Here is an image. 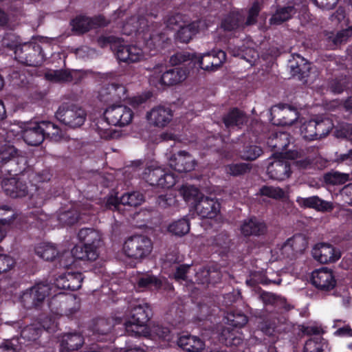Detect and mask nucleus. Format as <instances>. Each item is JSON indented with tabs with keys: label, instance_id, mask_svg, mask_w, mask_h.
<instances>
[{
	"label": "nucleus",
	"instance_id": "nucleus-31",
	"mask_svg": "<svg viewBox=\"0 0 352 352\" xmlns=\"http://www.w3.org/2000/svg\"><path fill=\"white\" fill-rule=\"evenodd\" d=\"M290 143V136L285 132H277L270 138L267 144L270 146L284 151Z\"/></svg>",
	"mask_w": 352,
	"mask_h": 352
},
{
	"label": "nucleus",
	"instance_id": "nucleus-24",
	"mask_svg": "<svg viewBox=\"0 0 352 352\" xmlns=\"http://www.w3.org/2000/svg\"><path fill=\"white\" fill-rule=\"evenodd\" d=\"M240 230L243 235L248 236L251 235H260L266 231L265 224L256 218H251L244 220L241 226Z\"/></svg>",
	"mask_w": 352,
	"mask_h": 352
},
{
	"label": "nucleus",
	"instance_id": "nucleus-64",
	"mask_svg": "<svg viewBox=\"0 0 352 352\" xmlns=\"http://www.w3.org/2000/svg\"><path fill=\"white\" fill-rule=\"evenodd\" d=\"M336 135L349 140L352 139V124H342L339 129L336 130Z\"/></svg>",
	"mask_w": 352,
	"mask_h": 352
},
{
	"label": "nucleus",
	"instance_id": "nucleus-47",
	"mask_svg": "<svg viewBox=\"0 0 352 352\" xmlns=\"http://www.w3.org/2000/svg\"><path fill=\"white\" fill-rule=\"evenodd\" d=\"M45 77L47 80L55 82H67L72 80L70 73L65 70L50 71L45 74Z\"/></svg>",
	"mask_w": 352,
	"mask_h": 352
},
{
	"label": "nucleus",
	"instance_id": "nucleus-43",
	"mask_svg": "<svg viewBox=\"0 0 352 352\" xmlns=\"http://www.w3.org/2000/svg\"><path fill=\"white\" fill-rule=\"evenodd\" d=\"M263 151L260 146L256 145H249L243 148L240 152V157L245 160H254L262 154Z\"/></svg>",
	"mask_w": 352,
	"mask_h": 352
},
{
	"label": "nucleus",
	"instance_id": "nucleus-11",
	"mask_svg": "<svg viewBox=\"0 0 352 352\" xmlns=\"http://www.w3.org/2000/svg\"><path fill=\"white\" fill-rule=\"evenodd\" d=\"M104 116L112 125L122 126L131 122L133 112L124 105H112L105 111Z\"/></svg>",
	"mask_w": 352,
	"mask_h": 352
},
{
	"label": "nucleus",
	"instance_id": "nucleus-13",
	"mask_svg": "<svg viewBox=\"0 0 352 352\" xmlns=\"http://www.w3.org/2000/svg\"><path fill=\"white\" fill-rule=\"evenodd\" d=\"M311 254L314 258L321 263H334L341 256L339 250L326 243L315 245Z\"/></svg>",
	"mask_w": 352,
	"mask_h": 352
},
{
	"label": "nucleus",
	"instance_id": "nucleus-51",
	"mask_svg": "<svg viewBox=\"0 0 352 352\" xmlns=\"http://www.w3.org/2000/svg\"><path fill=\"white\" fill-rule=\"evenodd\" d=\"M260 193L262 195L275 199H278L284 197L285 196V192L284 190L279 188V187H274V186H263L260 189Z\"/></svg>",
	"mask_w": 352,
	"mask_h": 352
},
{
	"label": "nucleus",
	"instance_id": "nucleus-10",
	"mask_svg": "<svg viewBox=\"0 0 352 352\" xmlns=\"http://www.w3.org/2000/svg\"><path fill=\"white\" fill-rule=\"evenodd\" d=\"M295 153H283L274 154V161L272 162L267 168V173L270 178L276 180H284L289 177L290 173V165L285 159L294 158Z\"/></svg>",
	"mask_w": 352,
	"mask_h": 352
},
{
	"label": "nucleus",
	"instance_id": "nucleus-56",
	"mask_svg": "<svg viewBox=\"0 0 352 352\" xmlns=\"http://www.w3.org/2000/svg\"><path fill=\"white\" fill-rule=\"evenodd\" d=\"M41 332V329L40 328H36L34 325H30L23 329L21 335L23 339L34 340L38 338Z\"/></svg>",
	"mask_w": 352,
	"mask_h": 352
},
{
	"label": "nucleus",
	"instance_id": "nucleus-7",
	"mask_svg": "<svg viewBox=\"0 0 352 352\" xmlns=\"http://www.w3.org/2000/svg\"><path fill=\"white\" fill-rule=\"evenodd\" d=\"M56 119L70 128H78L83 125L87 113L80 107L74 104H63L55 113Z\"/></svg>",
	"mask_w": 352,
	"mask_h": 352
},
{
	"label": "nucleus",
	"instance_id": "nucleus-59",
	"mask_svg": "<svg viewBox=\"0 0 352 352\" xmlns=\"http://www.w3.org/2000/svg\"><path fill=\"white\" fill-rule=\"evenodd\" d=\"M151 96L152 94L150 91L143 93L141 95L135 96L130 98L129 104L133 107H137L146 102Z\"/></svg>",
	"mask_w": 352,
	"mask_h": 352
},
{
	"label": "nucleus",
	"instance_id": "nucleus-36",
	"mask_svg": "<svg viewBox=\"0 0 352 352\" xmlns=\"http://www.w3.org/2000/svg\"><path fill=\"white\" fill-rule=\"evenodd\" d=\"M190 230V223L188 219L183 218L174 221L168 226V231L176 236H183Z\"/></svg>",
	"mask_w": 352,
	"mask_h": 352
},
{
	"label": "nucleus",
	"instance_id": "nucleus-48",
	"mask_svg": "<svg viewBox=\"0 0 352 352\" xmlns=\"http://www.w3.org/2000/svg\"><path fill=\"white\" fill-rule=\"evenodd\" d=\"M324 343L320 336L314 337L305 342L304 352H323Z\"/></svg>",
	"mask_w": 352,
	"mask_h": 352
},
{
	"label": "nucleus",
	"instance_id": "nucleus-22",
	"mask_svg": "<svg viewBox=\"0 0 352 352\" xmlns=\"http://www.w3.org/2000/svg\"><path fill=\"white\" fill-rule=\"evenodd\" d=\"M144 201L142 194L138 192H132L124 194L120 199V202L118 199L111 197L107 201V206L112 209L117 208L120 204L124 206H138L140 205Z\"/></svg>",
	"mask_w": 352,
	"mask_h": 352
},
{
	"label": "nucleus",
	"instance_id": "nucleus-40",
	"mask_svg": "<svg viewBox=\"0 0 352 352\" xmlns=\"http://www.w3.org/2000/svg\"><path fill=\"white\" fill-rule=\"evenodd\" d=\"M45 124L43 127L44 138L48 137L52 140L59 141L63 136V131L54 124L51 122L43 121Z\"/></svg>",
	"mask_w": 352,
	"mask_h": 352
},
{
	"label": "nucleus",
	"instance_id": "nucleus-18",
	"mask_svg": "<svg viewBox=\"0 0 352 352\" xmlns=\"http://www.w3.org/2000/svg\"><path fill=\"white\" fill-rule=\"evenodd\" d=\"M207 28L205 21H199L196 22L189 23L188 21L185 23L184 25L181 26L176 33V39L182 43L189 42L193 36L197 33L204 31Z\"/></svg>",
	"mask_w": 352,
	"mask_h": 352
},
{
	"label": "nucleus",
	"instance_id": "nucleus-41",
	"mask_svg": "<svg viewBox=\"0 0 352 352\" xmlns=\"http://www.w3.org/2000/svg\"><path fill=\"white\" fill-rule=\"evenodd\" d=\"M294 13V8L292 6L280 8L272 16L270 23L279 25L288 20Z\"/></svg>",
	"mask_w": 352,
	"mask_h": 352
},
{
	"label": "nucleus",
	"instance_id": "nucleus-53",
	"mask_svg": "<svg viewBox=\"0 0 352 352\" xmlns=\"http://www.w3.org/2000/svg\"><path fill=\"white\" fill-rule=\"evenodd\" d=\"M188 21L186 16L177 14L169 16L166 21L167 27L173 30H178Z\"/></svg>",
	"mask_w": 352,
	"mask_h": 352
},
{
	"label": "nucleus",
	"instance_id": "nucleus-20",
	"mask_svg": "<svg viewBox=\"0 0 352 352\" xmlns=\"http://www.w3.org/2000/svg\"><path fill=\"white\" fill-rule=\"evenodd\" d=\"M197 213L204 218L212 219L217 216L220 210L219 203L208 197H202L195 205Z\"/></svg>",
	"mask_w": 352,
	"mask_h": 352
},
{
	"label": "nucleus",
	"instance_id": "nucleus-57",
	"mask_svg": "<svg viewBox=\"0 0 352 352\" xmlns=\"http://www.w3.org/2000/svg\"><path fill=\"white\" fill-rule=\"evenodd\" d=\"M109 90L113 91V100H124L126 98V89L121 85H109Z\"/></svg>",
	"mask_w": 352,
	"mask_h": 352
},
{
	"label": "nucleus",
	"instance_id": "nucleus-29",
	"mask_svg": "<svg viewBox=\"0 0 352 352\" xmlns=\"http://www.w3.org/2000/svg\"><path fill=\"white\" fill-rule=\"evenodd\" d=\"M248 122L247 116L238 109H233L223 118V122L226 127H240Z\"/></svg>",
	"mask_w": 352,
	"mask_h": 352
},
{
	"label": "nucleus",
	"instance_id": "nucleus-21",
	"mask_svg": "<svg viewBox=\"0 0 352 352\" xmlns=\"http://www.w3.org/2000/svg\"><path fill=\"white\" fill-rule=\"evenodd\" d=\"M1 185L5 192L12 197H22L28 194L26 184L15 177L3 179Z\"/></svg>",
	"mask_w": 352,
	"mask_h": 352
},
{
	"label": "nucleus",
	"instance_id": "nucleus-52",
	"mask_svg": "<svg viewBox=\"0 0 352 352\" xmlns=\"http://www.w3.org/2000/svg\"><path fill=\"white\" fill-rule=\"evenodd\" d=\"M288 240L294 253L302 252L307 248V243L302 235H295Z\"/></svg>",
	"mask_w": 352,
	"mask_h": 352
},
{
	"label": "nucleus",
	"instance_id": "nucleus-14",
	"mask_svg": "<svg viewBox=\"0 0 352 352\" xmlns=\"http://www.w3.org/2000/svg\"><path fill=\"white\" fill-rule=\"evenodd\" d=\"M173 112L170 109L164 106H157L146 113V118L151 126L164 128L173 119Z\"/></svg>",
	"mask_w": 352,
	"mask_h": 352
},
{
	"label": "nucleus",
	"instance_id": "nucleus-4",
	"mask_svg": "<svg viewBox=\"0 0 352 352\" xmlns=\"http://www.w3.org/2000/svg\"><path fill=\"white\" fill-rule=\"evenodd\" d=\"M188 73L186 69L176 67L165 71V65L159 64L155 65L150 76V83L155 87L171 86L179 84L187 78Z\"/></svg>",
	"mask_w": 352,
	"mask_h": 352
},
{
	"label": "nucleus",
	"instance_id": "nucleus-46",
	"mask_svg": "<svg viewBox=\"0 0 352 352\" xmlns=\"http://www.w3.org/2000/svg\"><path fill=\"white\" fill-rule=\"evenodd\" d=\"M79 214L76 210H69L60 212L58 220L63 225H72L78 221Z\"/></svg>",
	"mask_w": 352,
	"mask_h": 352
},
{
	"label": "nucleus",
	"instance_id": "nucleus-32",
	"mask_svg": "<svg viewBox=\"0 0 352 352\" xmlns=\"http://www.w3.org/2000/svg\"><path fill=\"white\" fill-rule=\"evenodd\" d=\"M179 194L187 202H190L195 206L203 197L198 188L192 186H182L179 189Z\"/></svg>",
	"mask_w": 352,
	"mask_h": 352
},
{
	"label": "nucleus",
	"instance_id": "nucleus-54",
	"mask_svg": "<svg viewBox=\"0 0 352 352\" xmlns=\"http://www.w3.org/2000/svg\"><path fill=\"white\" fill-rule=\"evenodd\" d=\"M83 277L79 272L67 273V281L69 285V289L75 291L80 288Z\"/></svg>",
	"mask_w": 352,
	"mask_h": 352
},
{
	"label": "nucleus",
	"instance_id": "nucleus-12",
	"mask_svg": "<svg viewBox=\"0 0 352 352\" xmlns=\"http://www.w3.org/2000/svg\"><path fill=\"white\" fill-rule=\"evenodd\" d=\"M195 63L198 64L200 68L206 71H215L226 60V53L223 51H212L203 54L201 56H194Z\"/></svg>",
	"mask_w": 352,
	"mask_h": 352
},
{
	"label": "nucleus",
	"instance_id": "nucleus-60",
	"mask_svg": "<svg viewBox=\"0 0 352 352\" xmlns=\"http://www.w3.org/2000/svg\"><path fill=\"white\" fill-rule=\"evenodd\" d=\"M261 10L260 5L258 2L253 3L248 12V16L246 21V25H252L256 23V17Z\"/></svg>",
	"mask_w": 352,
	"mask_h": 352
},
{
	"label": "nucleus",
	"instance_id": "nucleus-1",
	"mask_svg": "<svg viewBox=\"0 0 352 352\" xmlns=\"http://www.w3.org/2000/svg\"><path fill=\"white\" fill-rule=\"evenodd\" d=\"M165 36L158 34H153L148 30L144 34L145 44L142 47L139 44L120 45L118 47L116 56L119 60L125 63H136L146 59L160 47Z\"/></svg>",
	"mask_w": 352,
	"mask_h": 352
},
{
	"label": "nucleus",
	"instance_id": "nucleus-23",
	"mask_svg": "<svg viewBox=\"0 0 352 352\" xmlns=\"http://www.w3.org/2000/svg\"><path fill=\"white\" fill-rule=\"evenodd\" d=\"M179 347L188 352H201L205 348L202 340L196 336L184 335L177 340Z\"/></svg>",
	"mask_w": 352,
	"mask_h": 352
},
{
	"label": "nucleus",
	"instance_id": "nucleus-61",
	"mask_svg": "<svg viewBox=\"0 0 352 352\" xmlns=\"http://www.w3.org/2000/svg\"><path fill=\"white\" fill-rule=\"evenodd\" d=\"M176 201L175 196L171 194L160 195L157 199V204L162 208H167L174 205Z\"/></svg>",
	"mask_w": 352,
	"mask_h": 352
},
{
	"label": "nucleus",
	"instance_id": "nucleus-38",
	"mask_svg": "<svg viewBox=\"0 0 352 352\" xmlns=\"http://www.w3.org/2000/svg\"><path fill=\"white\" fill-rule=\"evenodd\" d=\"M243 21V16L239 12H232L223 20L221 28L230 31L239 28Z\"/></svg>",
	"mask_w": 352,
	"mask_h": 352
},
{
	"label": "nucleus",
	"instance_id": "nucleus-55",
	"mask_svg": "<svg viewBox=\"0 0 352 352\" xmlns=\"http://www.w3.org/2000/svg\"><path fill=\"white\" fill-rule=\"evenodd\" d=\"M16 155V151L14 146L7 145L0 149V162L6 163L9 160L14 159Z\"/></svg>",
	"mask_w": 352,
	"mask_h": 352
},
{
	"label": "nucleus",
	"instance_id": "nucleus-3",
	"mask_svg": "<svg viewBox=\"0 0 352 352\" xmlns=\"http://www.w3.org/2000/svg\"><path fill=\"white\" fill-rule=\"evenodd\" d=\"M78 239L83 245L75 246L72 254L76 259L95 261L99 256V248L101 247L102 235L92 228H82L78 233Z\"/></svg>",
	"mask_w": 352,
	"mask_h": 352
},
{
	"label": "nucleus",
	"instance_id": "nucleus-30",
	"mask_svg": "<svg viewBox=\"0 0 352 352\" xmlns=\"http://www.w3.org/2000/svg\"><path fill=\"white\" fill-rule=\"evenodd\" d=\"M138 285L140 288L153 287L157 289L163 287L165 289L170 288V286L165 280H161L150 275H146L140 278L138 282Z\"/></svg>",
	"mask_w": 352,
	"mask_h": 352
},
{
	"label": "nucleus",
	"instance_id": "nucleus-15",
	"mask_svg": "<svg viewBox=\"0 0 352 352\" xmlns=\"http://www.w3.org/2000/svg\"><path fill=\"white\" fill-rule=\"evenodd\" d=\"M311 283L318 289L329 291L336 284L333 272L327 267H322L312 272Z\"/></svg>",
	"mask_w": 352,
	"mask_h": 352
},
{
	"label": "nucleus",
	"instance_id": "nucleus-26",
	"mask_svg": "<svg viewBox=\"0 0 352 352\" xmlns=\"http://www.w3.org/2000/svg\"><path fill=\"white\" fill-rule=\"evenodd\" d=\"M113 125L107 120L106 116L100 117L96 121L95 129L98 135L104 139L115 138L120 135V133L116 131Z\"/></svg>",
	"mask_w": 352,
	"mask_h": 352
},
{
	"label": "nucleus",
	"instance_id": "nucleus-8",
	"mask_svg": "<svg viewBox=\"0 0 352 352\" xmlns=\"http://www.w3.org/2000/svg\"><path fill=\"white\" fill-rule=\"evenodd\" d=\"M52 286L39 283L25 291L21 296V301L27 308L37 307L51 294Z\"/></svg>",
	"mask_w": 352,
	"mask_h": 352
},
{
	"label": "nucleus",
	"instance_id": "nucleus-58",
	"mask_svg": "<svg viewBox=\"0 0 352 352\" xmlns=\"http://www.w3.org/2000/svg\"><path fill=\"white\" fill-rule=\"evenodd\" d=\"M352 36V26L342 30L333 36L332 41L336 44H341L346 42Z\"/></svg>",
	"mask_w": 352,
	"mask_h": 352
},
{
	"label": "nucleus",
	"instance_id": "nucleus-9",
	"mask_svg": "<svg viewBox=\"0 0 352 352\" xmlns=\"http://www.w3.org/2000/svg\"><path fill=\"white\" fill-rule=\"evenodd\" d=\"M143 179L152 186L170 188L176 183V177L172 173L165 172L156 164L148 166L143 173Z\"/></svg>",
	"mask_w": 352,
	"mask_h": 352
},
{
	"label": "nucleus",
	"instance_id": "nucleus-16",
	"mask_svg": "<svg viewBox=\"0 0 352 352\" xmlns=\"http://www.w3.org/2000/svg\"><path fill=\"white\" fill-rule=\"evenodd\" d=\"M44 126L43 122H30L25 124L23 131L24 141L31 146H38L41 144L45 139L43 127Z\"/></svg>",
	"mask_w": 352,
	"mask_h": 352
},
{
	"label": "nucleus",
	"instance_id": "nucleus-27",
	"mask_svg": "<svg viewBox=\"0 0 352 352\" xmlns=\"http://www.w3.org/2000/svg\"><path fill=\"white\" fill-rule=\"evenodd\" d=\"M254 44L250 40L246 42V45L235 50L230 47V52L234 56H240L251 65L254 64L258 57V52L254 48Z\"/></svg>",
	"mask_w": 352,
	"mask_h": 352
},
{
	"label": "nucleus",
	"instance_id": "nucleus-2",
	"mask_svg": "<svg viewBox=\"0 0 352 352\" xmlns=\"http://www.w3.org/2000/svg\"><path fill=\"white\" fill-rule=\"evenodd\" d=\"M14 39V35H7L3 38L2 44L14 50V58L18 62L31 67H37L43 63L45 55L41 46L36 41L16 45Z\"/></svg>",
	"mask_w": 352,
	"mask_h": 352
},
{
	"label": "nucleus",
	"instance_id": "nucleus-33",
	"mask_svg": "<svg viewBox=\"0 0 352 352\" xmlns=\"http://www.w3.org/2000/svg\"><path fill=\"white\" fill-rule=\"evenodd\" d=\"M221 339L226 345L229 346H238L243 341L241 333L239 331H230L228 327L223 329L221 333Z\"/></svg>",
	"mask_w": 352,
	"mask_h": 352
},
{
	"label": "nucleus",
	"instance_id": "nucleus-44",
	"mask_svg": "<svg viewBox=\"0 0 352 352\" xmlns=\"http://www.w3.org/2000/svg\"><path fill=\"white\" fill-rule=\"evenodd\" d=\"M251 166L249 164L238 163L231 164L225 166V171L232 176H239L250 170Z\"/></svg>",
	"mask_w": 352,
	"mask_h": 352
},
{
	"label": "nucleus",
	"instance_id": "nucleus-45",
	"mask_svg": "<svg viewBox=\"0 0 352 352\" xmlns=\"http://www.w3.org/2000/svg\"><path fill=\"white\" fill-rule=\"evenodd\" d=\"M226 319L228 325L235 327H242L248 322L246 316L240 312L228 313L226 317Z\"/></svg>",
	"mask_w": 352,
	"mask_h": 352
},
{
	"label": "nucleus",
	"instance_id": "nucleus-19",
	"mask_svg": "<svg viewBox=\"0 0 352 352\" xmlns=\"http://www.w3.org/2000/svg\"><path fill=\"white\" fill-rule=\"evenodd\" d=\"M296 202L300 207L312 208L321 212H329L334 208L333 202L325 201L318 196L298 197L296 199Z\"/></svg>",
	"mask_w": 352,
	"mask_h": 352
},
{
	"label": "nucleus",
	"instance_id": "nucleus-37",
	"mask_svg": "<svg viewBox=\"0 0 352 352\" xmlns=\"http://www.w3.org/2000/svg\"><path fill=\"white\" fill-rule=\"evenodd\" d=\"M314 121L318 140L327 136L333 128V124L329 118L316 119Z\"/></svg>",
	"mask_w": 352,
	"mask_h": 352
},
{
	"label": "nucleus",
	"instance_id": "nucleus-42",
	"mask_svg": "<svg viewBox=\"0 0 352 352\" xmlns=\"http://www.w3.org/2000/svg\"><path fill=\"white\" fill-rule=\"evenodd\" d=\"M16 218L14 210L9 206L0 207V225L8 228Z\"/></svg>",
	"mask_w": 352,
	"mask_h": 352
},
{
	"label": "nucleus",
	"instance_id": "nucleus-63",
	"mask_svg": "<svg viewBox=\"0 0 352 352\" xmlns=\"http://www.w3.org/2000/svg\"><path fill=\"white\" fill-rule=\"evenodd\" d=\"M18 342L17 339L6 341L0 347V352H18Z\"/></svg>",
	"mask_w": 352,
	"mask_h": 352
},
{
	"label": "nucleus",
	"instance_id": "nucleus-17",
	"mask_svg": "<svg viewBox=\"0 0 352 352\" xmlns=\"http://www.w3.org/2000/svg\"><path fill=\"white\" fill-rule=\"evenodd\" d=\"M169 166L177 172H188L194 169L195 162L193 157L185 151L173 155L168 161Z\"/></svg>",
	"mask_w": 352,
	"mask_h": 352
},
{
	"label": "nucleus",
	"instance_id": "nucleus-49",
	"mask_svg": "<svg viewBox=\"0 0 352 352\" xmlns=\"http://www.w3.org/2000/svg\"><path fill=\"white\" fill-rule=\"evenodd\" d=\"M325 182L333 185L342 184L349 180V175L340 172H331L324 176Z\"/></svg>",
	"mask_w": 352,
	"mask_h": 352
},
{
	"label": "nucleus",
	"instance_id": "nucleus-5",
	"mask_svg": "<svg viewBox=\"0 0 352 352\" xmlns=\"http://www.w3.org/2000/svg\"><path fill=\"white\" fill-rule=\"evenodd\" d=\"M149 307L146 304L135 305L131 318L125 323V329L131 336H146L149 333L146 323L149 318Z\"/></svg>",
	"mask_w": 352,
	"mask_h": 352
},
{
	"label": "nucleus",
	"instance_id": "nucleus-34",
	"mask_svg": "<svg viewBox=\"0 0 352 352\" xmlns=\"http://www.w3.org/2000/svg\"><path fill=\"white\" fill-rule=\"evenodd\" d=\"M145 25L146 21L144 19L132 16L122 25V31L123 34L129 35L139 31L142 26L144 27Z\"/></svg>",
	"mask_w": 352,
	"mask_h": 352
},
{
	"label": "nucleus",
	"instance_id": "nucleus-62",
	"mask_svg": "<svg viewBox=\"0 0 352 352\" xmlns=\"http://www.w3.org/2000/svg\"><path fill=\"white\" fill-rule=\"evenodd\" d=\"M14 260L10 256L0 254V273L6 272L14 265Z\"/></svg>",
	"mask_w": 352,
	"mask_h": 352
},
{
	"label": "nucleus",
	"instance_id": "nucleus-35",
	"mask_svg": "<svg viewBox=\"0 0 352 352\" xmlns=\"http://www.w3.org/2000/svg\"><path fill=\"white\" fill-rule=\"evenodd\" d=\"M83 344L82 336L77 333L63 336L61 340V346L67 350H76Z\"/></svg>",
	"mask_w": 352,
	"mask_h": 352
},
{
	"label": "nucleus",
	"instance_id": "nucleus-25",
	"mask_svg": "<svg viewBox=\"0 0 352 352\" xmlns=\"http://www.w3.org/2000/svg\"><path fill=\"white\" fill-rule=\"evenodd\" d=\"M96 23L100 25H104V23L100 22L99 19L94 20L89 17L82 15L76 16L70 23L72 30L76 34H82L88 32L90 29L94 28Z\"/></svg>",
	"mask_w": 352,
	"mask_h": 352
},
{
	"label": "nucleus",
	"instance_id": "nucleus-50",
	"mask_svg": "<svg viewBox=\"0 0 352 352\" xmlns=\"http://www.w3.org/2000/svg\"><path fill=\"white\" fill-rule=\"evenodd\" d=\"M148 331L149 333L146 336H156L166 340H170L171 339L170 331L167 327H164L158 324L153 325L151 329L148 328Z\"/></svg>",
	"mask_w": 352,
	"mask_h": 352
},
{
	"label": "nucleus",
	"instance_id": "nucleus-28",
	"mask_svg": "<svg viewBox=\"0 0 352 352\" xmlns=\"http://www.w3.org/2000/svg\"><path fill=\"white\" fill-rule=\"evenodd\" d=\"M35 254L43 260L52 261L58 255V251L54 244L43 242L36 246Z\"/></svg>",
	"mask_w": 352,
	"mask_h": 352
},
{
	"label": "nucleus",
	"instance_id": "nucleus-6",
	"mask_svg": "<svg viewBox=\"0 0 352 352\" xmlns=\"http://www.w3.org/2000/svg\"><path fill=\"white\" fill-rule=\"evenodd\" d=\"M151 240L143 235H134L128 238L123 245V252L126 256L135 260L146 258L152 252Z\"/></svg>",
	"mask_w": 352,
	"mask_h": 352
},
{
	"label": "nucleus",
	"instance_id": "nucleus-39",
	"mask_svg": "<svg viewBox=\"0 0 352 352\" xmlns=\"http://www.w3.org/2000/svg\"><path fill=\"white\" fill-rule=\"evenodd\" d=\"M316 127L314 120L304 122L300 126V134L303 139L309 141L318 140Z\"/></svg>",
	"mask_w": 352,
	"mask_h": 352
}]
</instances>
